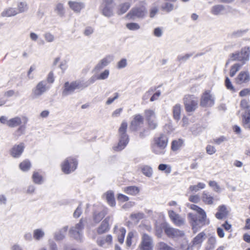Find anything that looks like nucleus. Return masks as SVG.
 I'll list each match as a JSON object with an SVG mask.
<instances>
[{"label": "nucleus", "instance_id": "obj_1", "mask_svg": "<svg viewBox=\"0 0 250 250\" xmlns=\"http://www.w3.org/2000/svg\"><path fill=\"white\" fill-rule=\"evenodd\" d=\"M188 207L199 214L198 216H197L192 213L188 214V220L194 232L197 231L198 225L203 226L209 223V220L207 218L206 213L203 209L194 204H188Z\"/></svg>", "mask_w": 250, "mask_h": 250}, {"label": "nucleus", "instance_id": "obj_2", "mask_svg": "<svg viewBox=\"0 0 250 250\" xmlns=\"http://www.w3.org/2000/svg\"><path fill=\"white\" fill-rule=\"evenodd\" d=\"M168 143V139L164 135L154 138L153 143L151 144L152 151L156 154H163L165 152Z\"/></svg>", "mask_w": 250, "mask_h": 250}, {"label": "nucleus", "instance_id": "obj_3", "mask_svg": "<svg viewBox=\"0 0 250 250\" xmlns=\"http://www.w3.org/2000/svg\"><path fill=\"white\" fill-rule=\"evenodd\" d=\"M127 124L125 122H123L119 129V141L117 146L113 147L114 150L120 151L123 150L128 143L129 139L126 133Z\"/></svg>", "mask_w": 250, "mask_h": 250}, {"label": "nucleus", "instance_id": "obj_4", "mask_svg": "<svg viewBox=\"0 0 250 250\" xmlns=\"http://www.w3.org/2000/svg\"><path fill=\"white\" fill-rule=\"evenodd\" d=\"M183 101L185 109L188 112L194 111L198 107V99L194 95H187Z\"/></svg>", "mask_w": 250, "mask_h": 250}, {"label": "nucleus", "instance_id": "obj_5", "mask_svg": "<svg viewBox=\"0 0 250 250\" xmlns=\"http://www.w3.org/2000/svg\"><path fill=\"white\" fill-rule=\"evenodd\" d=\"M76 89H83L81 81H73L71 83L67 82L64 84L62 95L63 96L70 95Z\"/></svg>", "mask_w": 250, "mask_h": 250}, {"label": "nucleus", "instance_id": "obj_6", "mask_svg": "<svg viewBox=\"0 0 250 250\" xmlns=\"http://www.w3.org/2000/svg\"><path fill=\"white\" fill-rule=\"evenodd\" d=\"M250 55V47H245L243 48L240 53H233L231 55L232 61H238L242 62V64H245L249 60Z\"/></svg>", "mask_w": 250, "mask_h": 250}, {"label": "nucleus", "instance_id": "obj_7", "mask_svg": "<svg viewBox=\"0 0 250 250\" xmlns=\"http://www.w3.org/2000/svg\"><path fill=\"white\" fill-rule=\"evenodd\" d=\"M147 13L146 7L143 5L136 6L133 7L126 15V17L129 19L144 18Z\"/></svg>", "mask_w": 250, "mask_h": 250}, {"label": "nucleus", "instance_id": "obj_8", "mask_svg": "<svg viewBox=\"0 0 250 250\" xmlns=\"http://www.w3.org/2000/svg\"><path fill=\"white\" fill-rule=\"evenodd\" d=\"M50 87V84H47L45 80L40 81L32 90V95L34 98L39 97L48 90Z\"/></svg>", "mask_w": 250, "mask_h": 250}, {"label": "nucleus", "instance_id": "obj_9", "mask_svg": "<svg viewBox=\"0 0 250 250\" xmlns=\"http://www.w3.org/2000/svg\"><path fill=\"white\" fill-rule=\"evenodd\" d=\"M77 166V161L72 158H67L62 165V170L65 174L74 171Z\"/></svg>", "mask_w": 250, "mask_h": 250}, {"label": "nucleus", "instance_id": "obj_10", "mask_svg": "<svg viewBox=\"0 0 250 250\" xmlns=\"http://www.w3.org/2000/svg\"><path fill=\"white\" fill-rule=\"evenodd\" d=\"M83 224L82 219L77 224L75 227H72L69 230L71 237L75 239L81 240L82 236V230L83 229Z\"/></svg>", "mask_w": 250, "mask_h": 250}, {"label": "nucleus", "instance_id": "obj_11", "mask_svg": "<svg viewBox=\"0 0 250 250\" xmlns=\"http://www.w3.org/2000/svg\"><path fill=\"white\" fill-rule=\"evenodd\" d=\"M139 247L142 250H153V241L152 237L146 233H143Z\"/></svg>", "mask_w": 250, "mask_h": 250}, {"label": "nucleus", "instance_id": "obj_12", "mask_svg": "<svg viewBox=\"0 0 250 250\" xmlns=\"http://www.w3.org/2000/svg\"><path fill=\"white\" fill-rule=\"evenodd\" d=\"M214 104V98L209 91H206L202 95L200 100V105L203 107L212 106Z\"/></svg>", "mask_w": 250, "mask_h": 250}, {"label": "nucleus", "instance_id": "obj_13", "mask_svg": "<svg viewBox=\"0 0 250 250\" xmlns=\"http://www.w3.org/2000/svg\"><path fill=\"white\" fill-rule=\"evenodd\" d=\"M22 121L24 125L26 124L28 119L25 116L22 117V119L19 117L16 116L14 118L9 119V122L7 124V126L10 128H14L20 125L22 123Z\"/></svg>", "mask_w": 250, "mask_h": 250}, {"label": "nucleus", "instance_id": "obj_14", "mask_svg": "<svg viewBox=\"0 0 250 250\" xmlns=\"http://www.w3.org/2000/svg\"><path fill=\"white\" fill-rule=\"evenodd\" d=\"M164 230L166 234L169 237L176 238L183 236L184 235L183 231L171 228L169 226H166L165 227Z\"/></svg>", "mask_w": 250, "mask_h": 250}, {"label": "nucleus", "instance_id": "obj_15", "mask_svg": "<svg viewBox=\"0 0 250 250\" xmlns=\"http://www.w3.org/2000/svg\"><path fill=\"white\" fill-rule=\"evenodd\" d=\"M168 215L172 221L175 225L177 226H181L185 224V219L181 216L179 214H177L174 211H168Z\"/></svg>", "mask_w": 250, "mask_h": 250}, {"label": "nucleus", "instance_id": "obj_16", "mask_svg": "<svg viewBox=\"0 0 250 250\" xmlns=\"http://www.w3.org/2000/svg\"><path fill=\"white\" fill-rule=\"evenodd\" d=\"M144 123V118L140 114L134 116L133 120L131 122L130 128L133 130H136Z\"/></svg>", "mask_w": 250, "mask_h": 250}, {"label": "nucleus", "instance_id": "obj_17", "mask_svg": "<svg viewBox=\"0 0 250 250\" xmlns=\"http://www.w3.org/2000/svg\"><path fill=\"white\" fill-rule=\"evenodd\" d=\"M250 80V75L248 71H241L236 79V83L238 84L247 83Z\"/></svg>", "mask_w": 250, "mask_h": 250}, {"label": "nucleus", "instance_id": "obj_18", "mask_svg": "<svg viewBox=\"0 0 250 250\" xmlns=\"http://www.w3.org/2000/svg\"><path fill=\"white\" fill-rule=\"evenodd\" d=\"M24 148V145L22 143L15 145L11 150V155L15 158L19 157L23 152Z\"/></svg>", "mask_w": 250, "mask_h": 250}, {"label": "nucleus", "instance_id": "obj_19", "mask_svg": "<svg viewBox=\"0 0 250 250\" xmlns=\"http://www.w3.org/2000/svg\"><path fill=\"white\" fill-rule=\"evenodd\" d=\"M70 8L76 13H79L84 7L83 3L77 1L70 0L68 2Z\"/></svg>", "mask_w": 250, "mask_h": 250}, {"label": "nucleus", "instance_id": "obj_20", "mask_svg": "<svg viewBox=\"0 0 250 250\" xmlns=\"http://www.w3.org/2000/svg\"><path fill=\"white\" fill-rule=\"evenodd\" d=\"M18 15V11L16 8L12 7H7L3 9L0 13V16L3 18H9L14 17Z\"/></svg>", "mask_w": 250, "mask_h": 250}, {"label": "nucleus", "instance_id": "obj_21", "mask_svg": "<svg viewBox=\"0 0 250 250\" xmlns=\"http://www.w3.org/2000/svg\"><path fill=\"white\" fill-rule=\"evenodd\" d=\"M112 60L110 56H107L101 60L99 63L95 66L94 70L96 71H99L105 66H107Z\"/></svg>", "mask_w": 250, "mask_h": 250}, {"label": "nucleus", "instance_id": "obj_22", "mask_svg": "<svg viewBox=\"0 0 250 250\" xmlns=\"http://www.w3.org/2000/svg\"><path fill=\"white\" fill-rule=\"evenodd\" d=\"M228 215V211L225 205H221L218 207L217 212L215 214V217L218 219H222L227 217Z\"/></svg>", "mask_w": 250, "mask_h": 250}, {"label": "nucleus", "instance_id": "obj_23", "mask_svg": "<svg viewBox=\"0 0 250 250\" xmlns=\"http://www.w3.org/2000/svg\"><path fill=\"white\" fill-rule=\"evenodd\" d=\"M129 0L131 2V3H129V2H126L122 3L118 6L117 11V13L118 15H122L125 13L130 7L131 4L133 2H134L135 1V0Z\"/></svg>", "mask_w": 250, "mask_h": 250}, {"label": "nucleus", "instance_id": "obj_24", "mask_svg": "<svg viewBox=\"0 0 250 250\" xmlns=\"http://www.w3.org/2000/svg\"><path fill=\"white\" fill-rule=\"evenodd\" d=\"M225 6L222 4H216L212 6L210 9V13L213 15H222L225 11Z\"/></svg>", "mask_w": 250, "mask_h": 250}, {"label": "nucleus", "instance_id": "obj_25", "mask_svg": "<svg viewBox=\"0 0 250 250\" xmlns=\"http://www.w3.org/2000/svg\"><path fill=\"white\" fill-rule=\"evenodd\" d=\"M112 238L111 235H107L104 237L98 239L97 242L101 247H106L112 242Z\"/></svg>", "mask_w": 250, "mask_h": 250}, {"label": "nucleus", "instance_id": "obj_26", "mask_svg": "<svg viewBox=\"0 0 250 250\" xmlns=\"http://www.w3.org/2000/svg\"><path fill=\"white\" fill-rule=\"evenodd\" d=\"M201 198L202 201L206 204L212 205L213 204L214 197L206 191L203 192Z\"/></svg>", "mask_w": 250, "mask_h": 250}, {"label": "nucleus", "instance_id": "obj_27", "mask_svg": "<svg viewBox=\"0 0 250 250\" xmlns=\"http://www.w3.org/2000/svg\"><path fill=\"white\" fill-rule=\"evenodd\" d=\"M109 217H106L101 223L100 226L98 229V233L102 234L107 231L109 229L108 221Z\"/></svg>", "mask_w": 250, "mask_h": 250}, {"label": "nucleus", "instance_id": "obj_28", "mask_svg": "<svg viewBox=\"0 0 250 250\" xmlns=\"http://www.w3.org/2000/svg\"><path fill=\"white\" fill-rule=\"evenodd\" d=\"M118 229L117 226L114 227V232L117 233L118 240L119 243L123 244L124 241L125 236L126 233V230L125 228H121Z\"/></svg>", "mask_w": 250, "mask_h": 250}, {"label": "nucleus", "instance_id": "obj_29", "mask_svg": "<svg viewBox=\"0 0 250 250\" xmlns=\"http://www.w3.org/2000/svg\"><path fill=\"white\" fill-rule=\"evenodd\" d=\"M103 6L102 13L104 16L110 17L113 16V5H103Z\"/></svg>", "mask_w": 250, "mask_h": 250}, {"label": "nucleus", "instance_id": "obj_30", "mask_svg": "<svg viewBox=\"0 0 250 250\" xmlns=\"http://www.w3.org/2000/svg\"><path fill=\"white\" fill-rule=\"evenodd\" d=\"M242 123L245 127L249 128L250 126V109L247 110L242 115Z\"/></svg>", "mask_w": 250, "mask_h": 250}, {"label": "nucleus", "instance_id": "obj_31", "mask_svg": "<svg viewBox=\"0 0 250 250\" xmlns=\"http://www.w3.org/2000/svg\"><path fill=\"white\" fill-rule=\"evenodd\" d=\"M16 9L18 11V14L27 11L28 9L27 3L25 1H19L17 4Z\"/></svg>", "mask_w": 250, "mask_h": 250}, {"label": "nucleus", "instance_id": "obj_32", "mask_svg": "<svg viewBox=\"0 0 250 250\" xmlns=\"http://www.w3.org/2000/svg\"><path fill=\"white\" fill-rule=\"evenodd\" d=\"M173 116L175 120L179 121L181 117V106L180 104H176L172 109Z\"/></svg>", "mask_w": 250, "mask_h": 250}, {"label": "nucleus", "instance_id": "obj_33", "mask_svg": "<svg viewBox=\"0 0 250 250\" xmlns=\"http://www.w3.org/2000/svg\"><path fill=\"white\" fill-rule=\"evenodd\" d=\"M68 229V227L65 226L59 231L56 232L54 234L55 239L56 240H62L65 237V233Z\"/></svg>", "mask_w": 250, "mask_h": 250}, {"label": "nucleus", "instance_id": "obj_34", "mask_svg": "<svg viewBox=\"0 0 250 250\" xmlns=\"http://www.w3.org/2000/svg\"><path fill=\"white\" fill-rule=\"evenodd\" d=\"M54 11L60 17H63L65 13V10L63 4L61 2L58 3L55 6Z\"/></svg>", "mask_w": 250, "mask_h": 250}, {"label": "nucleus", "instance_id": "obj_35", "mask_svg": "<svg viewBox=\"0 0 250 250\" xmlns=\"http://www.w3.org/2000/svg\"><path fill=\"white\" fill-rule=\"evenodd\" d=\"M124 190L127 194L135 196L139 193L140 189L135 186H129L125 188Z\"/></svg>", "mask_w": 250, "mask_h": 250}, {"label": "nucleus", "instance_id": "obj_36", "mask_svg": "<svg viewBox=\"0 0 250 250\" xmlns=\"http://www.w3.org/2000/svg\"><path fill=\"white\" fill-rule=\"evenodd\" d=\"M105 196L108 204L111 207H115L116 205V202L113 192L112 191H108L105 193Z\"/></svg>", "mask_w": 250, "mask_h": 250}, {"label": "nucleus", "instance_id": "obj_37", "mask_svg": "<svg viewBox=\"0 0 250 250\" xmlns=\"http://www.w3.org/2000/svg\"><path fill=\"white\" fill-rule=\"evenodd\" d=\"M144 116L146 121L156 118L155 110L151 109L145 110L144 111Z\"/></svg>", "mask_w": 250, "mask_h": 250}, {"label": "nucleus", "instance_id": "obj_38", "mask_svg": "<svg viewBox=\"0 0 250 250\" xmlns=\"http://www.w3.org/2000/svg\"><path fill=\"white\" fill-rule=\"evenodd\" d=\"M156 250H175V249L167 243L160 242L156 244Z\"/></svg>", "mask_w": 250, "mask_h": 250}, {"label": "nucleus", "instance_id": "obj_39", "mask_svg": "<svg viewBox=\"0 0 250 250\" xmlns=\"http://www.w3.org/2000/svg\"><path fill=\"white\" fill-rule=\"evenodd\" d=\"M205 184L203 183H198L196 185L190 186L188 188V191L191 192H196L200 189L205 188Z\"/></svg>", "mask_w": 250, "mask_h": 250}, {"label": "nucleus", "instance_id": "obj_40", "mask_svg": "<svg viewBox=\"0 0 250 250\" xmlns=\"http://www.w3.org/2000/svg\"><path fill=\"white\" fill-rule=\"evenodd\" d=\"M206 234L204 232L199 233L193 239V245H199L201 244L205 239Z\"/></svg>", "mask_w": 250, "mask_h": 250}, {"label": "nucleus", "instance_id": "obj_41", "mask_svg": "<svg viewBox=\"0 0 250 250\" xmlns=\"http://www.w3.org/2000/svg\"><path fill=\"white\" fill-rule=\"evenodd\" d=\"M183 143L182 139L173 141L171 144V149L174 151H177L182 146Z\"/></svg>", "mask_w": 250, "mask_h": 250}, {"label": "nucleus", "instance_id": "obj_42", "mask_svg": "<svg viewBox=\"0 0 250 250\" xmlns=\"http://www.w3.org/2000/svg\"><path fill=\"white\" fill-rule=\"evenodd\" d=\"M44 236V232L42 229H36L33 231V237L36 240H40Z\"/></svg>", "mask_w": 250, "mask_h": 250}, {"label": "nucleus", "instance_id": "obj_43", "mask_svg": "<svg viewBox=\"0 0 250 250\" xmlns=\"http://www.w3.org/2000/svg\"><path fill=\"white\" fill-rule=\"evenodd\" d=\"M243 64L238 63H235L231 66L229 72V75L230 77H233L236 72L238 71L242 66Z\"/></svg>", "mask_w": 250, "mask_h": 250}, {"label": "nucleus", "instance_id": "obj_44", "mask_svg": "<svg viewBox=\"0 0 250 250\" xmlns=\"http://www.w3.org/2000/svg\"><path fill=\"white\" fill-rule=\"evenodd\" d=\"M141 170L143 173L148 177H151L152 175V169L151 167L148 166H143L141 167Z\"/></svg>", "mask_w": 250, "mask_h": 250}, {"label": "nucleus", "instance_id": "obj_45", "mask_svg": "<svg viewBox=\"0 0 250 250\" xmlns=\"http://www.w3.org/2000/svg\"><path fill=\"white\" fill-rule=\"evenodd\" d=\"M32 179L34 182L37 184H41L43 182V178L38 172H34Z\"/></svg>", "mask_w": 250, "mask_h": 250}, {"label": "nucleus", "instance_id": "obj_46", "mask_svg": "<svg viewBox=\"0 0 250 250\" xmlns=\"http://www.w3.org/2000/svg\"><path fill=\"white\" fill-rule=\"evenodd\" d=\"M209 186L213 188L215 192L219 193L221 191V188L216 181H210L208 183Z\"/></svg>", "mask_w": 250, "mask_h": 250}, {"label": "nucleus", "instance_id": "obj_47", "mask_svg": "<svg viewBox=\"0 0 250 250\" xmlns=\"http://www.w3.org/2000/svg\"><path fill=\"white\" fill-rule=\"evenodd\" d=\"M248 29L237 30L234 31L231 33V36L234 38H238L242 36L244 34L247 33Z\"/></svg>", "mask_w": 250, "mask_h": 250}, {"label": "nucleus", "instance_id": "obj_48", "mask_svg": "<svg viewBox=\"0 0 250 250\" xmlns=\"http://www.w3.org/2000/svg\"><path fill=\"white\" fill-rule=\"evenodd\" d=\"M174 8V5L169 2H166L164 5L161 6L162 10L165 11L167 12H169L173 10Z\"/></svg>", "mask_w": 250, "mask_h": 250}, {"label": "nucleus", "instance_id": "obj_49", "mask_svg": "<svg viewBox=\"0 0 250 250\" xmlns=\"http://www.w3.org/2000/svg\"><path fill=\"white\" fill-rule=\"evenodd\" d=\"M96 80H97V77L95 76H92L86 82L81 81L83 89H84L85 88L88 87L91 84L94 83Z\"/></svg>", "mask_w": 250, "mask_h": 250}, {"label": "nucleus", "instance_id": "obj_50", "mask_svg": "<svg viewBox=\"0 0 250 250\" xmlns=\"http://www.w3.org/2000/svg\"><path fill=\"white\" fill-rule=\"evenodd\" d=\"M31 167V164L28 160H25L20 165V168L23 171L28 170Z\"/></svg>", "mask_w": 250, "mask_h": 250}, {"label": "nucleus", "instance_id": "obj_51", "mask_svg": "<svg viewBox=\"0 0 250 250\" xmlns=\"http://www.w3.org/2000/svg\"><path fill=\"white\" fill-rule=\"evenodd\" d=\"M144 214L142 212L132 213L130 215V218L135 221H138L144 217Z\"/></svg>", "mask_w": 250, "mask_h": 250}, {"label": "nucleus", "instance_id": "obj_52", "mask_svg": "<svg viewBox=\"0 0 250 250\" xmlns=\"http://www.w3.org/2000/svg\"><path fill=\"white\" fill-rule=\"evenodd\" d=\"M109 75V71L105 69L100 74L97 76V79L99 80H103L107 79Z\"/></svg>", "mask_w": 250, "mask_h": 250}, {"label": "nucleus", "instance_id": "obj_53", "mask_svg": "<svg viewBox=\"0 0 250 250\" xmlns=\"http://www.w3.org/2000/svg\"><path fill=\"white\" fill-rule=\"evenodd\" d=\"M126 27L130 30H137L140 28L139 24L135 22L128 23L126 24Z\"/></svg>", "mask_w": 250, "mask_h": 250}, {"label": "nucleus", "instance_id": "obj_54", "mask_svg": "<svg viewBox=\"0 0 250 250\" xmlns=\"http://www.w3.org/2000/svg\"><path fill=\"white\" fill-rule=\"evenodd\" d=\"M225 85L227 88L231 91L232 92H235V89L232 84L231 82H230L229 79L228 77H226V78Z\"/></svg>", "mask_w": 250, "mask_h": 250}, {"label": "nucleus", "instance_id": "obj_55", "mask_svg": "<svg viewBox=\"0 0 250 250\" xmlns=\"http://www.w3.org/2000/svg\"><path fill=\"white\" fill-rule=\"evenodd\" d=\"M43 36L45 40L48 42H52L55 40L54 36L50 32L44 33Z\"/></svg>", "mask_w": 250, "mask_h": 250}, {"label": "nucleus", "instance_id": "obj_56", "mask_svg": "<svg viewBox=\"0 0 250 250\" xmlns=\"http://www.w3.org/2000/svg\"><path fill=\"white\" fill-rule=\"evenodd\" d=\"M148 127L151 129H154L157 126V122L156 118L155 119L150 120L147 121Z\"/></svg>", "mask_w": 250, "mask_h": 250}, {"label": "nucleus", "instance_id": "obj_57", "mask_svg": "<svg viewBox=\"0 0 250 250\" xmlns=\"http://www.w3.org/2000/svg\"><path fill=\"white\" fill-rule=\"evenodd\" d=\"M134 233L133 232L130 231L127 234L126 244L127 247H129L132 244V239L133 237Z\"/></svg>", "mask_w": 250, "mask_h": 250}, {"label": "nucleus", "instance_id": "obj_58", "mask_svg": "<svg viewBox=\"0 0 250 250\" xmlns=\"http://www.w3.org/2000/svg\"><path fill=\"white\" fill-rule=\"evenodd\" d=\"M188 200L189 201L194 203H198L200 201V198L197 194L192 195L189 197Z\"/></svg>", "mask_w": 250, "mask_h": 250}, {"label": "nucleus", "instance_id": "obj_59", "mask_svg": "<svg viewBox=\"0 0 250 250\" xmlns=\"http://www.w3.org/2000/svg\"><path fill=\"white\" fill-rule=\"evenodd\" d=\"M25 127L24 126H20L14 133V135L17 137V139L21 136V134L24 133Z\"/></svg>", "mask_w": 250, "mask_h": 250}, {"label": "nucleus", "instance_id": "obj_60", "mask_svg": "<svg viewBox=\"0 0 250 250\" xmlns=\"http://www.w3.org/2000/svg\"><path fill=\"white\" fill-rule=\"evenodd\" d=\"M192 55V54H187L184 55L179 56L177 59L180 62H184L188 59Z\"/></svg>", "mask_w": 250, "mask_h": 250}, {"label": "nucleus", "instance_id": "obj_61", "mask_svg": "<svg viewBox=\"0 0 250 250\" xmlns=\"http://www.w3.org/2000/svg\"><path fill=\"white\" fill-rule=\"evenodd\" d=\"M168 166L166 164H160L158 167L159 170L164 171L166 170L167 173H169L171 171V168L170 167L167 168Z\"/></svg>", "mask_w": 250, "mask_h": 250}, {"label": "nucleus", "instance_id": "obj_62", "mask_svg": "<svg viewBox=\"0 0 250 250\" xmlns=\"http://www.w3.org/2000/svg\"><path fill=\"white\" fill-rule=\"evenodd\" d=\"M127 65V61L125 59H122L117 63V68L122 69L125 68Z\"/></svg>", "mask_w": 250, "mask_h": 250}, {"label": "nucleus", "instance_id": "obj_63", "mask_svg": "<svg viewBox=\"0 0 250 250\" xmlns=\"http://www.w3.org/2000/svg\"><path fill=\"white\" fill-rule=\"evenodd\" d=\"M227 140L228 139L226 137L224 136H221L218 138L214 139L213 140V142L217 145H220Z\"/></svg>", "mask_w": 250, "mask_h": 250}, {"label": "nucleus", "instance_id": "obj_64", "mask_svg": "<svg viewBox=\"0 0 250 250\" xmlns=\"http://www.w3.org/2000/svg\"><path fill=\"white\" fill-rule=\"evenodd\" d=\"M206 151L208 154L212 155L216 152V150L214 146L208 145L206 147Z\"/></svg>", "mask_w": 250, "mask_h": 250}]
</instances>
